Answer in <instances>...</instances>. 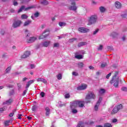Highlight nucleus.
<instances>
[{"label":"nucleus","mask_w":127,"mask_h":127,"mask_svg":"<svg viewBox=\"0 0 127 127\" xmlns=\"http://www.w3.org/2000/svg\"><path fill=\"white\" fill-rule=\"evenodd\" d=\"M118 74H119V73L116 72L115 75L110 81L111 84H113V86H114L115 88H118V87H119V82H120V78L119 76H117Z\"/></svg>","instance_id":"nucleus-1"},{"label":"nucleus","mask_w":127,"mask_h":127,"mask_svg":"<svg viewBox=\"0 0 127 127\" xmlns=\"http://www.w3.org/2000/svg\"><path fill=\"white\" fill-rule=\"evenodd\" d=\"M95 98H96V95H95V94H94L93 92H90L86 96L85 103H90V102H91L90 100L92 99L94 100V99Z\"/></svg>","instance_id":"nucleus-2"},{"label":"nucleus","mask_w":127,"mask_h":127,"mask_svg":"<svg viewBox=\"0 0 127 127\" xmlns=\"http://www.w3.org/2000/svg\"><path fill=\"white\" fill-rule=\"evenodd\" d=\"M97 21H98V16L97 15H92L90 17L89 22L90 24H95L97 23Z\"/></svg>","instance_id":"nucleus-3"},{"label":"nucleus","mask_w":127,"mask_h":127,"mask_svg":"<svg viewBox=\"0 0 127 127\" xmlns=\"http://www.w3.org/2000/svg\"><path fill=\"white\" fill-rule=\"evenodd\" d=\"M48 35H49V30H45L43 33V35L39 36V39H44V38H46Z\"/></svg>","instance_id":"nucleus-4"},{"label":"nucleus","mask_w":127,"mask_h":127,"mask_svg":"<svg viewBox=\"0 0 127 127\" xmlns=\"http://www.w3.org/2000/svg\"><path fill=\"white\" fill-rule=\"evenodd\" d=\"M51 42L50 41H45L39 45V47H48Z\"/></svg>","instance_id":"nucleus-5"},{"label":"nucleus","mask_w":127,"mask_h":127,"mask_svg":"<svg viewBox=\"0 0 127 127\" xmlns=\"http://www.w3.org/2000/svg\"><path fill=\"white\" fill-rule=\"evenodd\" d=\"M71 4L72 5L69 7V9L70 10H73V11H76V9H77V7L76 6V2L75 1V0H71Z\"/></svg>","instance_id":"nucleus-6"},{"label":"nucleus","mask_w":127,"mask_h":127,"mask_svg":"<svg viewBox=\"0 0 127 127\" xmlns=\"http://www.w3.org/2000/svg\"><path fill=\"white\" fill-rule=\"evenodd\" d=\"M22 22L21 21L19 20H15L14 23H13V27L14 28H16L17 27H19L20 26V25L21 24Z\"/></svg>","instance_id":"nucleus-7"},{"label":"nucleus","mask_w":127,"mask_h":127,"mask_svg":"<svg viewBox=\"0 0 127 127\" xmlns=\"http://www.w3.org/2000/svg\"><path fill=\"white\" fill-rule=\"evenodd\" d=\"M78 31L82 33H87V32H89V31H90V29L87 28L80 27L78 28Z\"/></svg>","instance_id":"nucleus-8"},{"label":"nucleus","mask_w":127,"mask_h":127,"mask_svg":"<svg viewBox=\"0 0 127 127\" xmlns=\"http://www.w3.org/2000/svg\"><path fill=\"white\" fill-rule=\"evenodd\" d=\"M33 7H34V6H29V7H28L25 8L24 6H22L18 10V13L21 12V11H22V10H23V9H24V10L25 11H26V10L31 9V8H33Z\"/></svg>","instance_id":"nucleus-9"},{"label":"nucleus","mask_w":127,"mask_h":127,"mask_svg":"<svg viewBox=\"0 0 127 127\" xmlns=\"http://www.w3.org/2000/svg\"><path fill=\"white\" fill-rule=\"evenodd\" d=\"M13 102V100L12 98H10L6 101L3 102L2 105H7V106H9L12 104Z\"/></svg>","instance_id":"nucleus-10"},{"label":"nucleus","mask_w":127,"mask_h":127,"mask_svg":"<svg viewBox=\"0 0 127 127\" xmlns=\"http://www.w3.org/2000/svg\"><path fill=\"white\" fill-rule=\"evenodd\" d=\"M87 87L88 86L86 84H82L81 85V86H78L77 87V90L78 91H82V90H85V89H87Z\"/></svg>","instance_id":"nucleus-11"},{"label":"nucleus","mask_w":127,"mask_h":127,"mask_svg":"<svg viewBox=\"0 0 127 127\" xmlns=\"http://www.w3.org/2000/svg\"><path fill=\"white\" fill-rule=\"evenodd\" d=\"M78 106L77 101H73L70 103V109H73Z\"/></svg>","instance_id":"nucleus-12"},{"label":"nucleus","mask_w":127,"mask_h":127,"mask_svg":"<svg viewBox=\"0 0 127 127\" xmlns=\"http://www.w3.org/2000/svg\"><path fill=\"white\" fill-rule=\"evenodd\" d=\"M37 39V37H32L27 39V42H28V43H32V42H34V41H35V40Z\"/></svg>","instance_id":"nucleus-13"},{"label":"nucleus","mask_w":127,"mask_h":127,"mask_svg":"<svg viewBox=\"0 0 127 127\" xmlns=\"http://www.w3.org/2000/svg\"><path fill=\"white\" fill-rule=\"evenodd\" d=\"M35 82V80H30L29 81H28L26 84V89H28L29 88V86L31 85V84H33Z\"/></svg>","instance_id":"nucleus-14"},{"label":"nucleus","mask_w":127,"mask_h":127,"mask_svg":"<svg viewBox=\"0 0 127 127\" xmlns=\"http://www.w3.org/2000/svg\"><path fill=\"white\" fill-rule=\"evenodd\" d=\"M30 55V52L26 51L24 54L21 56L22 59L24 58H27Z\"/></svg>","instance_id":"nucleus-15"},{"label":"nucleus","mask_w":127,"mask_h":127,"mask_svg":"<svg viewBox=\"0 0 127 127\" xmlns=\"http://www.w3.org/2000/svg\"><path fill=\"white\" fill-rule=\"evenodd\" d=\"M115 6L117 9H120V8H122V3L119 1L115 2Z\"/></svg>","instance_id":"nucleus-16"},{"label":"nucleus","mask_w":127,"mask_h":127,"mask_svg":"<svg viewBox=\"0 0 127 127\" xmlns=\"http://www.w3.org/2000/svg\"><path fill=\"white\" fill-rule=\"evenodd\" d=\"M118 35H119V33L116 32H112L110 34V36H111V37H112V38H116V37H117Z\"/></svg>","instance_id":"nucleus-17"},{"label":"nucleus","mask_w":127,"mask_h":127,"mask_svg":"<svg viewBox=\"0 0 127 127\" xmlns=\"http://www.w3.org/2000/svg\"><path fill=\"white\" fill-rule=\"evenodd\" d=\"M37 82H42L44 84H47V80L44 78H39L37 79Z\"/></svg>","instance_id":"nucleus-18"},{"label":"nucleus","mask_w":127,"mask_h":127,"mask_svg":"<svg viewBox=\"0 0 127 127\" xmlns=\"http://www.w3.org/2000/svg\"><path fill=\"white\" fill-rule=\"evenodd\" d=\"M85 105V102L84 101H77V106L79 108H83Z\"/></svg>","instance_id":"nucleus-19"},{"label":"nucleus","mask_w":127,"mask_h":127,"mask_svg":"<svg viewBox=\"0 0 127 127\" xmlns=\"http://www.w3.org/2000/svg\"><path fill=\"white\" fill-rule=\"evenodd\" d=\"M118 112H119V110H118L117 106H116L112 110V111L111 112V114L115 115V114H117V113H118Z\"/></svg>","instance_id":"nucleus-20"},{"label":"nucleus","mask_w":127,"mask_h":127,"mask_svg":"<svg viewBox=\"0 0 127 127\" xmlns=\"http://www.w3.org/2000/svg\"><path fill=\"white\" fill-rule=\"evenodd\" d=\"M46 111V116L47 117H49V115H50V109L48 107H46L45 109Z\"/></svg>","instance_id":"nucleus-21"},{"label":"nucleus","mask_w":127,"mask_h":127,"mask_svg":"<svg viewBox=\"0 0 127 127\" xmlns=\"http://www.w3.org/2000/svg\"><path fill=\"white\" fill-rule=\"evenodd\" d=\"M31 22H32L31 20H28L24 23L23 26H27V25H29V24H31Z\"/></svg>","instance_id":"nucleus-22"},{"label":"nucleus","mask_w":127,"mask_h":127,"mask_svg":"<svg viewBox=\"0 0 127 127\" xmlns=\"http://www.w3.org/2000/svg\"><path fill=\"white\" fill-rule=\"evenodd\" d=\"M105 93H106V90H105L104 89H101L99 91V94L100 95V96H101L102 95H104V94H105Z\"/></svg>","instance_id":"nucleus-23"},{"label":"nucleus","mask_w":127,"mask_h":127,"mask_svg":"<svg viewBox=\"0 0 127 127\" xmlns=\"http://www.w3.org/2000/svg\"><path fill=\"white\" fill-rule=\"evenodd\" d=\"M57 106L58 107H64V106H66V104L65 103H62V102L59 101L57 104Z\"/></svg>","instance_id":"nucleus-24"},{"label":"nucleus","mask_w":127,"mask_h":127,"mask_svg":"<svg viewBox=\"0 0 127 127\" xmlns=\"http://www.w3.org/2000/svg\"><path fill=\"white\" fill-rule=\"evenodd\" d=\"M87 44V43L85 42H81L78 43L77 46L78 47H81V46H83V45H86Z\"/></svg>","instance_id":"nucleus-25"},{"label":"nucleus","mask_w":127,"mask_h":127,"mask_svg":"<svg viewBox=\"0 0 127 127\" xmlns=\"http://www.w3.org/2000/svg\"><path fill=\"white\" fill-rule=\"evenodd\" d=\"M97 127H103L102 126H98ZM104 127H112V125L110 123H106L104 124Z\"/></svg>","instance_id":"nucleus-26"},{"label":"nucleus","mask_w":127,"mask_h":127,"mask_svg":"<svg viewBox=\"0 0 127 127\" xmlns=\"http://www.w3.org/2000/svg\"><path fill=\"white\" fill-rule=\"evenodd\" d=\"M75 58H76V59H83V56L81 55H76L75 54Z\"/></svg>","instance_id":"nucleus-27"},{"label":"nucleus","mask_w":127,"mask_h":127,"mask_svg":"<svg viewBox=\"0 0 127 127\" xmlns=\"http://www.w3.org/2000/svg\"><path fill=\"white\" fill-rule=\"evenodd\" d=\"M59 25L61 27H63L64 26H66V23L65 22H60L59 23Z\"/></svg>","instance_id":"nucleus-28"},{"label":"nucleus","mask_w":127,"mask_h":127,"mask_svg":"<svg viewBox=\"0 0 127 127\" xmlns=\"http://www.w3.org/2000/svg\"><path fill=\"white\" fill-rule=\"evenodd\" d=\"M99 9L101 12H105V11H106V8L104 6L100 7Z\"/></svg>","instance_id":"nucleus-29"},{"label":"nucleus","mask_w":127,"mask_h":127,"mask_svg":"<svg viewBox=\"0 0 127 127\" xmlns=\"http://www.w3.org/2000/svg\"><path fill=\"white\" fill-rule=\"evenodd\" d=\"M78 68H83V67H84V64L82 62L80 63H78L77 64Z\"/></svg>","instance_id":"nucleus-30"},{"label":"nucleus","mask_w":127,"mask_h":127,"mask_svg":"<svg viewBox=\"0 0 127 127\" xmlns=\"http://www.w3.org/2000/svg\"><path fill=\"white\" fill-rule=\"evenodd\" d=\"M85 53V51L82 50V51H79L75 53V55H78V54H84Z\"/></svg>","instance_id":"nucleus-31"},{"label":"nucleus","mask_w":127,"mask_h":127,"mask_svg":"<svg viewBox=\"0 0 127 127\" xmlns=\"http://www.w3.org/2000/svg\"><path fill=\"white\" fill-rule=\"evenodd\" d=\"M41 3H42V4H44L45 5H46L48 4V1H47V0H43L41 1Z\"/></svg>","instance_id":"nucleus-32"},{"label":"nucleus","mask_w":127,"mask_h":127,"mask_svg":"<svg viewBox=\"0 0 127 127\" xmlns=\"http://www.w3.org/2000/svg\"><path fill=\"white\" fill-rule=\"evenodd\" d=\"M99 106H100V104L96 103V104L94 106V111H98L99 110Z\"/></svg>","instance_id":"nucleus-33"},{"label":"nucleus","mask_w":127,"mask_h":127,"mask_svg":"<svg viewBox=\"0 0 127 127\" xmlns=\"http://www.w3.org/2000/svg\"><path fill=\"white\" fill-rule=\"evenodd\" d=\"M116 108H117V110H118V111H120L123 109V105L120 104L116 106Z\"/></svg>","instance_id":"nucleus-34"},{"label":"nucleus","mask_w":127,"mask_h":127,"mask_svg":"<svg viewBox=\"0 0 127 127\" xmlns=\"http://www.w3.org/2000/svg\"><path fill=\"white\" fill-rule=\"evenodd\" d=\"M76 127H85L84 124L81 123V122H80L77 126Z\"/></svg>","instance_id":"nucleus-35"},{"label":"nucleus","mask_w":127,"mask_h":127,"mask_svg":"<svg viewBox=\"0 0 127 127\" xmlns=\"http://www.w3.org/2000/svg\"><path fill=\"white\" fill-rule=\"evenodd\" d=\"M60 45V44H59V43H55V44H54V47H55V48H58Z\"/></svg>","instance_id":"nucleus-36"},{"label":"nucleus","mask_w":127,"mask_h":127,"mask_svg":"<svg viewBox=\"0 0 127 127\" xmlns=\"http://www.w3.org/2000/svg\"><path fill=\"white\" fill-rule=\"evenodd\" d=\"M28 17V16L26 15V14H22L21 15L22 19H26Z\"/></svg>","instance_id":"nucleus-37"},{"label":"nucleus","mask_w":127,"mask_h":127,"mask_svg":"<svg viewBox=\"0 0 127 127\" xmlns=\"http://www.w3.org/2000/svg\"><path fill=\"white\" fill-rule=\"evenodd\" d=\"M106 66H107V63H103L101 64L100 67H101V68H105V67Z\"/></svg>","instance_id":"nucleus-38"},{"label":"nucleus","mask_w":127,"mask_h":127,"mask_svg":"<svg viewBox=\"0 0 127 127\" xmlns=\"http://www.w3.org/2000/svg\"><path fill=\"white\" fill-rule=\"evenodd\" d=\"M76 40H77V38H73L69 39L68 41L69 42H74V41H75Z\"/></svg>","instance_id":"nucleus-39"},{"label":"nucleus","mask_w":127,"mask_h":127,"mask_svg":"<svg viewBox=\"0 0 127 127\" xmlns=\"http://www.w3.org/2000/svg\"><path fill=\"white\" fill-rule=\"evenodd\" d=\"M103 47H104L103 46V45H100L99 47H98L97 50H98L99 51H101V50H102Z\"/></svg>","instance_id":"nucleus-40"},{"label":"nucleus","mask_w":127,"mask_h":127,"mask_svg":"<svg viewBox=\"0 0 127 127\" xmlns=\"http://www.w3.org/2000/svg\"><path fill=\"white\" fill-rule=\"evenodd\" d=\"M10 70H11V67L9 66L6 69V73H9L10 71Z\"/></svg>","instance_id":"nucleus-41"},{"label":"nucleus","mask_w":127,"mask_h":127,"mask_svg":"<svg viewBox=\"0 0 127 127\" xmlns=\"http://www.w3.org/2000/svg\"><path fill=\"white\" fill-rule=\"evenodd\" d=\"M9 122H10V121H9V120L5 121L4 123V125L6 126V127H7V126H9Z\"/></svg>","instance_id":"nucleus-42"},{"label":"nucleus","mask_w":127,"mask_h":127,"mask_svg":"<svg viewBox=\"0 0 127 127\" xmlns=\"http://www.w3.org/2000/svg\"><path fill=\"white\" fill-rule=\"evenodd\" d=\"M98 32H99V29H96L95 31H93V35H96Z\"/></svg>","instance_id":"nucleus-43"},{"label":"nucleus","mask_w":127,"mask_h":127,"mask_svg":"<svg viewBox=\"0 0 127 127\" xmlns=\"http://www.w3.org/2000/svg\"><path fill=\"white\" fill-rule=\"evenodd\" d=\"M71 112L72 114H77V113H78V111L76 109H74V108L71 109Z\"/></svg>","instance_id":"nucleus-44"},{"label":"nucleus","mask_w":127,"mask_h":127,"mask_svg":"<svg viewBox=\"0 0 127 127\" xmlns=\"http://www.w3.org/2000/svg\"><path fill=\"white\" fill-rule=\"evenodd\" d=\"M6 110V107H4L3 108H0V112L1 113V112H3V111H5Z\"/></svg>","instance_id":"nucleus-45"},{"label":"nucleus","mask_w":127,"mask_h":127,"mask_svg":"<svg viewBox=\"0 0 127 127\" xmlns=\"http://www.w3.org/2000/svg\"><path fill=\"white\" fill-rule=\"evenodd\" d=\"M72 75L73 76H79V73L76 71L72 72Z\"/></svg>","instance_id":"nucleus-46"},{"label":"nucleus","mask_w":127,"mask_h":127,"mask_svg":"<svg viewBox=\"0 0 127 127\" xmlns=\"http://www.w3.org/2000/svg\"><path fill=\"white\" fill-rule=\"evenodd\" d=\"M57 78L58 80H61V79H62V75H61V74H59L57 75Z\"/></svg>","instance_id":"nucleus-47"},{"label":"nucleus","mask_w":127,"mask_h":127,"mask_svg":"<svg viewBox=\"0 0 127 127\" xmlns=\"http://www.w3.org/2000/svg\"><path fill=\"white\" fill-rule=\"evenodd\" d=\"M27 91H28V89L26 88L23 92V96H25L26 95V93H27Z\"/></svg>","instance_id":"nucleus-48"},{"label":"nucleus","mask_w":127,"mask_h":127,"mask_svg":"<svg viewBox=\"0 0 127 127\" xmlns=\"http://www.w3.org/2000/svg\"><path fill=\"white\" fill-rule=\"evenodd\" d=\"M64 98L65 99H69L70 98V94L68 93L65 94Z\"/></svg>","instance_id":"nucleus-49"},{"label":"nucleus","mask_w":127,"mask_h":127,"mask_svg":"<svg viewBox=\"0 0 127 127\" xmlns=\"http://www.w3.org/2000/svg\"><path fill=\"white\" fill-rule=\"evenodd\" d=\"M102 100H103V99L102 98V97H100L98 102H97V104H98L99 105H100V104L101 103V102H102Z\"/></svg>","instance_id":"nucleus-50"},{"label":"nucleus","mask_w":127,"mask_h":127,"mask_svg":"<svg viewBox=\"0 0 127 127\" xmlns=\"http://www.w3.org/2000/svg\"><path fill=\"white\" fill-rule=\"evenodd\" d=\"M40 96L42 97V98H44L45 96V93H44V92H41Z\"/></svg>","instance_id":"nucleus-51"},{"label":"nucleus","mask_w":127,"mask_h":127,"mask_svg":"<svg viewBox=\"0 0 127 127\" xmlns=\"http://www.w3.org/2000/svg\"><path fill=\"white\" fill-rule=\"evenodd\" d=\"M107 49H108V50H110V51L113 50V46H110L107 47Z\"/></svg>","instance_id":"nucleus-52"},{"label":"nucleus","mask_w":127,"mask_h":127,"mask_svg":"<svg viewBox=\"0 0 127 127\" xmlns=\"http://www.w3.org/2000/svg\"><path fill=\"white\" fill-rule=\"evenodd\" d=\"M30 68L31 69H34V68H35V65L33 64H31L30 65Z\"/></svg>","instance_id":"nucleus-53"},{"label":"nucleus","mask_w":127,"mask_h":127,"mask_svg":"<svg viewBox=\"0 0 127 127\" xmlns=\"http://www.w3.org/2000/svg\"><path fill=\"white\" fill-rule=\"evenodd\" d=\"M121 17L123 18H125L127 17V13L123 14L121 15Z\"/></svg>","instance_id":"nucleus-54"},{"label":"nucleus","mask_w":127,"mask_h":127,"mask_svg":"<svg viewBox=\"0 0 127 127\" xmlns=\"http://www.w3.org/2000/svg\"><path fill=\"white\" fill-rule=\"evenodd\" d=\"M122 90L124 91V92H127V88L126 87H123L122 88Z\"/></svg>","instance_id":"nucleus-55"},{"label":"nucleus","mask_w":127,"mask_h":127,"mask_svg":"<svg viewBox=\"0 0 127 127\" xmlns=\"http://www.w3.org/2000/svg\"><path fill=\"white\" fill-rule=\"evenodd\" d=\"M39 16V13L38 12H36V13H35L34 14L35 17H38Z\"/></svg>","instance_id":"nucleus-56"},{"label":"nucleus","mask_w":127,"mask_h":127,"mask_svg":"<svg viewBox=\"0 0 127 127\" xmlns=\"http://www.w3.org/2000/svg\"><path fill=\"white\" fill-rule=\"evenodd\" d=\"M21 1L22 3H26V2H28V0H20Z\"/></svg>","instance_id":"nucleus-57"},{"label":"nucleus","mask_w":127,"mask_h":127,"mask_svg":"<svg viewBox=\"0 0 127 127\" xmlns=\"http://www.w3.org/2000/svg\"><path fill=\"white\" fill-rule=\"evenodd\" d=\"M111 75H112V73H109L108 74L106 75V79H109L110 77H111Z\"/></svg>","instance_id":"nucleus-58"},{"label":"nucleus","mask_w":127,"mask_h":127,"mask_svg":"<svg viewBox=\"0 0 127 127\" xmlns=\"http://www.w3.org/2000/svg\"><path fill=\"white\" fill-rule=\"evenodd\" d=\"M36 106H33L32 107V111H36Z\"/></svg>","instance_id":"nucleus-59"},{"label":"nucleus","mask_w":127,"mask_h":127,"mask_svg":"<svg viewBox=\"0 0 127 127\" xmlns=\"http://www.w3.org/2000/svg\"><path fill=\"white\" fill-rule=\"evenodd\" d=\"M13 115H14V112L11 113L9 114V117H10V118H11V117H13Z\"/></svg>","instance_id":"nucleus-60"},{"label":"nucleus","mask_w":127,"mask_h":127,"mask_svg":"<svg viewBox=\"0 0 127 127\" xmlns=\"http://www.w3.org/2000/svg\"><path fill=\"white\" fill-rule=\"evenodd\" d=\"M0 33H1L2 35H3V34H4V31L2 29L0 30Z\"/></svg>","instance_id":"nucleus-61"},{"label":"nucleus","mask_w":127,"mask_h":127,"mask_svg":"<svg viewBox=\"0 0 127 127\" xmlns=\"http://www.w3.org/2000/svg\"><path fill=\"white\" fill-rule=\"evenodd\" d=\"M17 4H18V3L16 1H13V5L15 6V5H17Z\"/></svg>","instance_id":"nucleus-62"},{"label":"nucleus","mask_w":127,"mask_h":127,"mask_svg":"<svg viewBox=\"0 0 127 127\" xmlns=\"http://www.w3.org/2000/svg\"><path fill=\"white\" fill-rule=\"evenodd\" d=\"M118 122V120L114 119L112 120V123H117Z\"/></svg>","instance_id":"nucleus-63"},{"label":"nucleus","mask_w":127,"mask_h":127,"mask_svg":"<svg viewBox=\"0 0 127 127\" xmlns=\"http://www.w3.org/2000/svg\"><path fill=\"white\" fill-rule=\"evenodd\" d=\"M17 86H18L19 89H20V88H21V84H20L19 83H17Z\"/></svg>","instance_id":"nucleus-64"}]
</instances>
